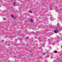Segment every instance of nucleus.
<instances>
[{"instance_id":"f257e3e1","label":"nucleus","mask_w":62,"mask_h":62,"mask_svg":"<svg viewBox=\"0 0 62 62\" xmlns=\"http://www.w3.org/2000/svg\"><path fill=\"white\" fill-rule=\"evenodd\" d=\"M58 31H59L57 30H55L54 31V33H58Z\"/></svg>"},{"instance_id":"f03ea898","label":"nucleus","mask_w":62,"mask_h":62,"mask_svg":"<svg viewBox=\"0 0 62 62\" xmlns=\"http://www.w3.org/2000/svg\"><path fill=\"white\" fill-rule=\"evenodd\" d=\"M30 20L31 22L32 23H33V22H34V20H32V19L31 18Z\"/></svg>"},{"instance_id":"7ed1b4c3","label":"nucleus","mask_w":62,"mask_h":62,"mask_svg":"<svg viewBox=\"0 0 62 62\" xmlns=\"http://www.w3.org/2000/svg\"><path fill=\"white\" fill-rule=\"evenodd\" d=\"M29 13H32V11L31 10H30L29 11Z\"/></svg>"},{"instance_id":"20e7f679","label":"nucleus","mask_w":62,"mask_h":62,"mask_svg":"<svg viewBox=\"0 0 62 62\" xmlns=\"http://www.w3.org/2000/svg\"><path fill=\"white\" fill-rule=\"evenodd\" d=\"M54 62H58V61H56V60H54Z\"/></svg>"},{"instance_id":"39448f33","label":"nucleus","mask_w":62,"mask_h":62,"mask_svg":"<svg viewBox=\"0 0 62 62\" xmlns=\"http://www.w3.org/2000/svg\"><path fill=\"white\" fill-rule=\"evenodd\" d=\"M14 16L13 15H12V17H14Z\"/></svg>"},{"instance_id":"423d86ee","label":"nucleus","mask_w":62,"mask_h":62,"mask_svg":"<svg viewBox=\"0 0 62 62\" xmlns=\"http://www.w3.org/2000/svg\"><path fill=\"white\" fill-rule=\"evenodd\" d=\"M54 53H57V51H55L54 52Z\"/></svg>"},{"instance_id":"0eeeda50","label":"nucleus","mask_w":62,"mask_h":62,"mask_svg":"<svg viewBox=\"0 0 62 62\" xmlns=\"http://www.w3.org/2000/svg\"><path fill=\"white\" fill-rule=\"evenodd\" d=\"M14 5H15V4H16V3H14Z\"/></svg>"},{"instance_id":"6e6552de","label":"nucleus","mask_w":62,"mask_h":62,"mask_svg":"<svg viewBox=\"0 0 62 62\" xmlns=\"http://www.w3.org/2000/svg\"><path fill=\"white\" fill-rule=\"evenodd\" d=\"M53 56H51V58H52Z\"/></svg>"},{"instance_id":"1a4fd4ad","label":"nucleus","mask_w":62,"mask_h":62,"mask_svg":"<svg viewBox=\"0 0 62 62\" xmlns=\"http://www.w3.org/2000/svg\"><path fill=\"white\" fill-rule=\"evenodd\" d=\"M44 54H45V53H44Z\"/></svg>"},{"instance_id":"9d476101","label":"nucleus","mask_w":62,"mask_h":62,"mask_svg":"<svg viewBox=\"0 0 62 62\" xmlns=\"http://www.w3.org/2000/svg\"><path fill=\"white\" fill-rule=\"evenodd\" d=\"M28 37H27V38H28Z\"/></svg>"},{"instance_id":"9b49d317","label":"nucleus","mask_w":62,"mask_h":62,"mask_svg":"<svg viewBox=\"0 0 62 62\" xmlns=\"http://www.w3.org/2000/svg\"><path fill=\"white\" fill-rule=\"evenodd\" d=\"M30 53H31V51L30 52Z\"/></svg>"},{"instance_id":"f8f14e48","label":"nucleus","mask_w":62,"mask_h":62,"mask_svg":"<svg viewBox=\"0 0 62 62\" xmlns=\"http://www.w3.org/2000/svg\"><path fill=\"white\" fill-rule=\"evenodd\" d=\"M58 13V14H59V13Z\"/></svg>"},{"instance_id":"ddd939ff","label":"nucleus","mask_w":62,"mask_h":62,"mask_svg":"<svg viewBox=\"0 0 62 62\" xmlns=\"http://www.w3.org/2000/svg\"><path fill=\"white\" fill-rule=\"evenodd\" d=\"M1 7V6H0V7Z\"/></svg>"},{"instance_id":"4468645a","label":"nucleus","mask_w":62,"mask_h":62,"mask_svg":"<svg viewBox=\"0 0 62 62\" xmlns=\"http://www.w3.org/2000/svg\"><path fill=\"white\" fill-rule=\"evenodd\" d=\"M5 18H4V19Z\"/></svg>"},{"instance_id":"2eb2a0df","label":"nucleus","mask_w":62,"mask_h":62,"mask_svg":"<svg viewBox=\"0 0 62 62\" xmlns=\"http://www.w3.org/2000/svg\"><path fill=\"white\" fill-rule=\"evenodd\" d=\"M28 38H27V39H28Z\"/></svg>"}]
</instances>
